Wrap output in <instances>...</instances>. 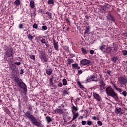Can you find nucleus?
Returning a JSON list of instances; mask_svg holds the SVG:
<instances>
[{"instance_id": "cd10ccee", "label": "nucleus", "mask_w": 127, "mask_h": 127, "mask_svg": "<svg viewBox=\"0 0 127 127\" xmlns=\"http://www.w3.org/2000/svg\"><path fill=\"white\" fill-rule=\"evenodd\" d=\"M115 112L116 114H119L121 112V108L119 107H117L115 110Z\"/></svg>"}, {"instance_id": "79ce46f5", "label": "nucleus", "mask_w": 127, "mask_h": 127, "mask_svg": "<svg viewBox=\"0 0 127 127\" xmlns=\"http://www.w3.org/2000/svg\"><path fill=\"white\" fill-rule=\"evenodd\" d=\"M127 91H124L123 92H122V93H121V95H123L124 96L126 97L127 96Z\"/></svg>"}, {"instance_id": "f03ea898", "label": "nucleus", "mask_w": 127, "mask_h": 127, "mask_svg": "<svg viewBox=\"0 0 127 127\" xmlns=\"http://www.w3.org/2000/svg\"><path fill=\"white\" fill-rule=\"evenodd\" d=\"M105 92L107 96H110L113 98L115 101H118L119 100V97H118V93L115 92V90L112 88L111 86H109L106 88Z\"/></svg>"}, {"instance_id": "39448f33", "label": "nucleus", "mask_w": 127, "mask_h": 127, "mask_svg": "<svg viewBox=\"0 0 127 127\" xmlns=\"http://www.w3.org/2000/svg\"><path fill=\"white\" fill-rule=\"evenodd\" d=\"M127 78L125 76H120L118 77V82L120 85H126L127 84Z\"/></svg>"}, {"instance_id": "6e6552de", "label": "nucleus", "mask_w": 127, "mask_h": 127, "mask_svg": "<svg viewBox=\"0 0 127 127\" xmlns=\"http://www.w3.org/2000/svg\"><path fill=\"white\" fill-rule=\"evenodd\" d=\"M93 97L95 100L97 101L98 102H100L101 100H102V97L100 96L96 92L93 93Z\"/></svg>"}, {"instance_id": "7c9ffc66", "label": "nucleus", "mask_w": 127, "mask_h": 127, "mask_svg": "<svg viewBox=\"0 0 127 127\" xmlns=\"http://www.w3.org/2000/svg\"><path fill=\"white\" fill-rule=\"evenodd\" d=\"M46 119L48 123H50V122L52 121V119H51V118H50V116H46Z\"/></svg>"}, {"instance_id": "a878e982", "label": "nucleus", "mask_w": 127, "mask_h": 127, "mask_svg": "<svg viewBox=\"0 0 127 127\" xmlns=\"http://www.w3.org/2000/svg\"><path fill=\"white\" fill-rule=\"evenodd\" d=\"M63 83L64 86H67V85H68V82L67 81V79H64L63 80Z\"/></svg>"}, {"instance_id": "423d86ee", "label": "nucleus", "mask_w": 127, "mask_h": 127, "mask_svg": "<svg viewBox=\"0 0 127 127\" xmlns=\"http://www.w3.org/2000/svg\"><path fill=\"white\" fill-rule=\"evenodd\" d=\"M80 63L82 66H87L90 64V61L87 59H83L80 61Z\"/></svg>"}, {"instance_id": "4468645a", "label": "nucleus", "mask_w": 127, "mask_h": 127, "mask_svg": "<svg viewBox=\"0 0 127 127\" xmlns=\"http://www.w3.org/2000/svg\"><path fill=\"white\" fill-rule=\"evenodd\" d=\"M53 45L55 50H57V51H58V50H59V49H58V47H59L58 42H57L55 40H53Z\"/></svg>"}, {"instance_id": "a211bd4d", "label": "nucleus", "mask_w": 127, "mask_h": 127, "mask_svg": "<svg viewBox=\"0 0 127 127\" xmlns=\"http://www.w3.org/2000/svg\"><path fill=\"white\" fill-rule=\"evenodd\" d=\"M91 27L90 26H86V28L85 29L84 34H89V32H90V29Z\"/></svg>"}, {"instance_id": "864d4df0", "label": "nucleus", "mask_w": 127, "mask_h": 127, "mask_svg": "<svg viewBox=\"0 0 127 127\" xmlns=\"http://www.w3.org/2000/svg\"><path fill=\"white\" fill-rule=\"evenodd\" d=\"M19 28H22V27H23V24H20L19 25Z\"/></svg>"}, {"instance_id": "4c0bfd02", "label": "nucleus", "mask_w": 127, "mask_h": 127, "mask_svg": "<svg viewBox=\"0 0 127 127\" xmlns=\"http://www.w3.org/2000/svg\"><path fill=\"white\" fill-rule=\"evenodd\" d=\"M92 124H93V122H92V121L91 120L87 121V125L88 126H92Z\"/></svg>"}, {"instance_id": "603ef678", "label": "nucleus", "mask_w": 127, "mask_h": 127, "mask_svg": "<svg viewBox=\"0 0 127 127\" xmlns=\"http://www.w3.org/2000/svg\"><path fill=\"white\" fill-rule=\"evenodd\" d=\"M83 73V71L82 70H79L78 71V74H82Z\"/></svg>"}, {"instance_id": "393cba45", "label": "nucleus", "mask_w": 127, "mask_h": 127, "mask_svg": "<svg viewBox=\"0 0 127 127\" xmlns=\"http://www.w3.org/2000/svg\"><path fill=\"white\" fill-rule=\"evenodd\" d=\"M46 14H47L49 19H51V18H52V14L50 12H48V11L46 12Z\"/></svg>"}, {"instance_id": "2f4dec72", "label": "nucleus", "mask_w": 127, "mask_h": 127, "mask_svg": "<svg viewBox=\"0 0 127 127\" xmlns=\"http://www.w3.org/2000/svg\"><path fill=\"white\" fill-rule=\"evenodd\" d=\"M46 73L47 74V75H51V74L52 73V71L51 70V69H48L46 70Z\"/></svg>"}, {"instance_id": "5fc2aeb1", "label": "nucleus", "mask_w": 127, "mask_h": 127, "mask_svg": "<svg viewBox=\"0 0 127 127\" xmlns=\"http://www.w3.org/2000/svg\"><path fill=\"white\" fill-rule=\"evenodd\" d=\"M94 50H91L90 51V54H94Z\"/></svg>"}, {"instance_id": "37998d69", "label": "nucleus", "mask_w": 127, "mask_h": 127, "mask_svg": "<svg viewBox=\"0 0 127 127\" xmlns=\"http://www.w3.org/2000/svg\"><path fill=\"white\" fill-rule=\"evenodd\" d=\"M37 27H38V26H37V24H34L33 25V28H35V29H37Z\"/></svg>"}, {"instance_id": "7ed1b4c3", "label": "nucleus", "mask_w": 127, "mask_h": 127, "mask_svg": "<svg viewBox=\"0 0 127 127\" xmlns=\"http://www.w3.org/2000/svg\"><path fill=\"white\" fill-rule=\"evenodd\" d=\"M14 81L19 88L23 89L24 92H26L27 91V86H26L25 83H24L21 79H19V77L17 76L15 77Z\"/></svg>"}, {"instance_id": "c03bdc74", "label": "nucleus", "mask_w": 127, "mask_h": 127, "mask_svg": "<svg viewBox=\"0 0 127 127\" xmlns=\"http://www.w3.org/2000/svg\"><path fill=\"white\" fill-rule=\"evenodd\" d=\"M42 29H43V30H47V26H43L42 27Z\"/></svg>"}, {"instance_id": "49530a36", "label": "nucleus", "mask_w": 127, "mask_h": 127, "mask_svg": "<svg viewBox=\"0 0 127 127\" xmlns=\"http://www.w3.org/2000/svg\"><path fill=\"white\" fill-rule=\"evenodd\" d=\"M97 124L98 125H100V126H102L103 125V123H102L101 121H98L97 122Z\"/></svg>"}, {"instance_id": "3c124183", "label": "nucleus", "mask_w": 127, "mask_h": 127, "mask_svg": "<svg viewBox=\"0 0 127 127\" xmlns=\"http://www.w3.org/2000/svg\"><path fill=\"white\" fill-rule=\"evenodd\" d=\"M81 123H82V125H83V126H85V125H86V123H87V122H86V121H82Z\"/></svg>"}, {"instance_id": "5701e85b", "label": "nucleus", "mask_w": 127, "mask_h": 127, "mask_svg": "<svg viewBox=\"0 0 127 127\" xmlns=\"http://www.w3.org/2000/svg\"><path fill=\"white\" fill-rule=\"evenodd\" d=\"M78 111V108L74 105H73L72 107V112L75 113V112H77Z\"/></svg>"}, {"instance_id": "bb28decb", "label": "nucleus", "mask_w": 127, "mask_h": 127, "mask_svg": "<svg viewBox=\"0 0 127 127\" xmlns=\"http://www.w3.org/2000/svg\"><path fill=\"white\" fill-rule=\"evenodd\" d=\"M81 51L82 52V53H83V54H87V53H88V51H87V50L84 48H81Z\"/></svg>"}, {"instance_id": "1a4fd4ad", "label": "nucleus", "mask_w": 127, "mask_h": 127, "mask_svg": "<svg viewBox=\"0 0 127 127\" xmlns=\"http://www.w3.org/2000/svg\"><path fill=\"white\" fill-rule=\"evenodd\" d=\"M99 87L101 91L106 88V84L104 82V80H101L99 82Z\"/></svg>"}, {"instance_id": "a18cd8bd", "label": "nucleus", "mask_w": 127, "mask_h": 127, "mask_svg": "<svg viewBox=\"0 0 127 127\" xmlns=\"http://www.w3.org/2000/svg\"><path fill=\"white\" fill-rule=\"evenodd\" d=\"M14 64L15 65H17V66H19L21 64V63H20V62H15Z\"/></svg>"}, {"instance_id": "680f3d73", "label": "nucleus", "mask_w": 127, "mask_h": 127, "mask_svg": "<svg viewBox=\"0 0 127 127\" xmlns=\"http://www.w3.org/2000/svg\"><path fill=\"white\" fill-rule=\"evenodd\" d=\"M64 29H65V27H64Z\"/></svg>"}, {"instance_id": "f3484780", "label": "nucleus", "mask_w": 127, "mask_h": 127, "mask_svg": "<svg viewBox=\"0 0 127 127\" xmlns=\"http://www.w3.org/2000/svg\"><path fill=\"white\" fill-rule=\"evenodd\" d=\"M72 67L73 68H74L75 69H76L77 70H80L81 69V67L79 66V65H78V64L74 63L72 64Z\"/></svg>"}, {"instance_id": "c756f323", "label": "nucleus", "mask_w": 127, "mask_h": 127, "mask_svg": "<svg viewBox=\"0 0 127 127\" xmlns=\"http://www.w3.org/2000/svg\"><path fill=\"white\" fill-rule=\"evenodd\" d=\"M49 84L50 86L54 84V83H53V78H51L49 79Z\"/></svg>"}, {"instance_id": "e2e57ef3", "label": "nucleus", "mask_w": 127, "mask_h": 127, "mask_svg": "<svg viewBox=\"0 0 127 127\" xmlns=\"http://www.w3.org/2000/svg\"><path fill=\"white\" fill-rule=\"evenodd\" d=\"M85 127H88V126H86Z\"/></svg>"}, {"instance_id": "9d476101", "label": "nucleus", "mask_w": 127, "mask_h": 127, "mask_svg": "<svg viewBox=\"0 0 127 127\" xmlns=\"http://www.w3.org/2000/svg\"><path fill=\"white\" fill-rule=\"evenodd\" d=\"M41 59L42 60V61H43V62H47V57H46V56H45V54L43 52H41Z\"/></svg>"}, {"instance_id": "f8f14e48", "label": "nucleus", "mask_w": 127, "mask_h": 127, "mask_svg": "<svg viewBox=\"0 0 127 127\" xmlns=\"http://www.w3.org/2000/svg\"><path fill=\"white\" fill-rule=\"evenodd\" d=\"M107 18L108 19V20H109V21H110V22H115V18H114V17H113V16H112V15L111 14H108L107 16Z\"/></svg>"}, {"instance_id": "2eb2a0df", "label": "nucleus", "mask_w": 127, "mask_h": 127, "mask_svg": "<svg viewBox=\"0 0 127 127\" xmlns=\"http://www.w3.org/2000/svg\"><path fill=\"white\" fill-rule=\"evenodd\" d=\"M111 52H112V48H111V47H107V48H106L104 53L110 54H111Z\"/></svg>"}, {"instance_id": "412c9836", "label": "nucleus", "mask_w": 127, "mask_h": 127, "mask_svg": "<svg viewBox=\"0 0 127 127\" xmlns=\"http://www.w3.org/2000/svg\"><path fill=\"white\" fill-rule=\"evenodd\" d=\"M30 5L31 8H34V7H35V3H34V1L31 0L30 1Z\"/></svg>"}, {"instance_id": "09e8293b", "label": "nucleus", "mask_w": 127, "mask_h": 127, "mask_svg": "<svg viewBox=\"0 0 127 127\" xmlns=\"http://www.w3.org/2000/svg\"><path fill=\"white\" fill-rule=\"evenodd\" d=\"M24 73V70H23V69H21L20 71V74H21V75H22V74Z\"/></svg>"}, {"instance_id": "f257e3e1", "label": "nucleus", "mask_w": 127, "mask_h": 127, "mask_svg": "<svg viewBox=\"0 0 127 127\" xmlns=\"http://www.w3.org/2000/svg\"><path fill=\"white\" fill-rule=\"evenodd\" d=\"M25 115L26 119L30 120L32 124L34 125V126H36L37 127H40L41 126V123L37 121V119L35 118L34 115L31 114V112L29 111H27L25 113Z\"/></svg>"}, {"instance_id": "8fccbe9b", "label": "nucleus", "mask_w": 127, "mask_h": 127, "mask_svg": "<svg viewBox=\"0 0 127 127\" xmlns=\"http://www.w3.org/2000/svg\"><path fill=\"white\" fill-rule=\"evenodd\" d=\"M4 111L6 113H8V112H9V110H8V109H7V108H4Z\"/></svg>"}, {"instance_id": "473e14b6", "label": "nucleus", "mask_w": 127, "mask_h": 127, "mask_svg": "<svg viewBox=\"0 0 127 127\" xmlns=\"http://www.w3.org/2000/svg\"><path fill=\"white\" fill-rule=\"evenodd\" d=\"M77 84L79 86L80 88H81V89H82V90H84V89H85V87H84V86L82 85L81 82H78L77 83Z\"/></svg>"}, {"instance_id": "20e7f679", "label": "nucleus", "mask_w": 127, "mask_h": 127, "mask_svg": "<svg viewBox=\"0 0 127 127\" xmlns=\"http://www.w3.org/2000/svg\"><path fill=\"white\" fill-rule=\"evenodd\" d=\"M5 54L7 57H11L13 54V49L12 47H8L5 49Z\"/></svg>"}, {"instance_id": "a19ab883", "label": "nucleus", "mask_w": 127, "mask_h": 127, "mask_svg": "<svg viewBox=\"0 0 127 127\" xmlns=\"http://www.w3.org/2000/svg\"><path fill=\"white\" fill-rule=\"evenodd\" d=\"M92 120H94L95 121L97 120V121H98V120H100V118L99 117H96V116H94L92 117Z\"/></svg>"}, {"instance_id": "58836bf2", "label": "nucleus", "mask_w": 127, "mask_h": 127, "mask_svg": "<svg viewBox=\"0 0 127 127\" xmlns=\"http://www.w3.org/2000/svg\"><path fill=\"white\" fill-rule=\"evenodd\" d=\"M122 54L123 55H124V56L127 55V51L126 50H123Z\"/></svg>"}, {"instance_id": "13d9d810", "label": "nucleus", "mask_w": 127, "mask_h": 127, "mask_svg": "<svg viewBox=\"0 0 127 127\" xmlns=\"http://www.w3.org/2000/svg\"><path fill=\"white\" fill-rule=\"evenodd\" d=\"M52 86L54 88V89H56L57 87L55 85H54V84Z\"/></svg>"}, {"instance_id": "f704fd0d", "label": "nucleus", "mask_w": 127, "mask_h": 127, "mask_svg": "<svg viewBox=\"0 0 127 127\" xmlns=\"http://www.w3.org/2000/svg\"><path fill=\"white\" fill-rule=\"evenodd\" d=\"M48 4H54V0H49L47 2Z\"/></svg>"}, {"instance_id": "4d7b16f0", "label": "nucleus", "mask_w": 127, "mask_h": 127, "mask_svg": "<svg viewBox=\"0 0 127 127\" xmlns=\"http://www.w3.org/2000/svg\"><path fill=\"white\" fill-rule=\"evenodd\" d=\"M106 73H107V74H108V75H110V74H111V71H109V70H108V71H107Z\"/></svg>"}, {"instance_id": "bf43d9fd", "label": "nucleus", "mask_w": 127, "mask_h": 127, "mask_svg": "<svg viewBox=\"0 0 127 127\" xmlns=\"http://www.w3.org/2000/svg\"><path fill=\"white\" fill-rule=\"evenodd\" d=\"M66 21H67V22H70V21L69 20V19H67Z\"/></svg>"}, {"instance_id": "aec40b11", "label": "nucleus", "mask_w": 127, "mask_h": 127, "mask_svg": "<svg viewBox=\"0 0 127 127\" xmlns=\"http://www.w3.org/2000/svg\"><path fill=\"white\" fill-rule=\"evenodd\" d=\"M73 115V117L72 119V121H74V120H76V119H77V118H78V116H79V114L78 113H72Z\"/></svg>"}, {"instance_id": "ea45409f", "label": "nucleus", "mask_w": 127, "mask_h": 127, "mask_svg": "<svg viewBox=\"0 0 127 127\" xmlns=\"http://www.w3.org/2000/svg\"><path fill=\"white\" fill-rule=\"evenodd\" d=\"M29 57H30V58H31V59H33V60H35V57L33 55H30L29 56Z\"/></svg>"}, {"instance_id": "ddd939ff", "label": "nucleus", "mask_w": 127, "mask_h": 127, "mask_svg": "<svg viewBox=\"0 0 127 127\" xmlns=\"http://www.w3.org/2000/svg\"><path fill=\"white\" fill-rule=\"evenodd\" d=\"M97 79L96 76L92 75L88 77L87 82H92V81H97Z\"/></svg>"}, {"instance_id": "c9c22d12", "label": "nucleus", "mask_w": 127, "mask_h": 127, "mask_svg": "<svg viewBox=\"0 0 127 127\" xmlns=\"http://www.w3.org/2000/svg\"><path fill=\"white\" fill-rule=\"evenodd\" d=\"M63 94L64 95H68V94H69V92H68V90H64L63 91Z\"/></svg>"}, {"instance_id": "de8ad7c7", "label": "nucleus", "mask_w": 127, "mask_h": 127, "mask_svg": "<svg viewBox=\"0 0 127 127\" xmlns=\"http://www.w3.org/2000/svg\"><path fill=\"white\" fill-rule=\"evenodd\" d=\"M58 87H62V86H63V84H62V83L61 82H59L58 84Z\"/></svg>"}, {"instance_id": "b1692460", "label": "nucleus", "mask_w": 127, "mask_h": 127, "mask_svg": "<svg viewBox=\"0 0 127 127\" xmlns=\"http://www.w3.org/2000/svg\"><path fill=\"white\" fill-rule=\"evenodd\" d=\"M20 0H16L14 2V5H16V6H18V5H20Z\"/></svg>"}, {"instance_id": "6ab92c4d", "label": "nucleus", "mask_w": 127, "mask_h": 127, "mask_svg": "<svg viewBox=\"0 0 127 127\" xmlns=\"http://www.w3.org/2000/svg\"><path fill=\"white\" fill-rule=\"evenodd\" d=\"M99 49L104 53L106 51V45H103L99 47Z\"/></svg>"}, {"instance_id": "e433bc0d", "label": "nucleus", "mask_w": 127, "mask_h": 127, "mask_svg": "<svg viewBox=\"0 0 127 127\" xmlns=\"http://www.w3.org/2000/svg\"><path fill=\"white\" fill-rule=\"evenodd\" d=\"M117 60H118L117 57H114L111 59V60L113 61V62H114V63L116 62V61H117Z\"/></svg>"}, {"instance_id": "dca6fc26", "label": "nucleus", "mask_w": 127, "mask_h": 127, "mask_svg": "<svg viewBox=\"0 0 127 127\" xmlns=\"http://www.w3.org/2000/svg\"><path fill=\"white\" fill-rule=\"evenodd\" d=\"M55 114H59L60 115V114H62V113H63V110L61 109H56L54 111Z\"/></svg>"}, {"instance_id": "72a5a7b5", "label": "nucleus", "mask_w": 127, "mask_h": 127, "mask_svg": "<svg viewBox=\"0 0 127 127\" xmlns=\"http://www.w3.org/2000/svg\"><path fill=\"white\" fill-rule=\"evenodd\" d=\"M73 59H67V62H68L67 63V64H68V65H71V63H72V62H73Z\"/></svg>"}, {"instance_id": "6e6d98bb", "label": "nucleus", "mask_w": 127, "mask_h": 127, "mask_svg": "<svg viewBox=\"0 0 127 127\" xmlns=\"http://www.w3.org/2000/svg\"><path fill=\"white\" fill-rule=\"evenodd\" d=\"M114 51H115V52H117L118 51V49H117V48L115 47L114 48Z\"/></svg>"}, {"instance_id": "4be33fe9", "label": "nucleus", "mask_w": 127, "mask_h": 127, "mask_svg": "<svg viewBox=\"0 0 127 127\" xmlns=\"http://www.w3.org/2000/svg\"><path fill=\"white\" fill-rule=\"evenodd\" d=\"M41 42H42V43H44V44H45L46 46L47 47H49V44H47L46 43V41L45 40V39H42L41 40Z\"/></svg>"}, {"instance_id": "052dcab7", "label": "nucleus", "mask_w": 127, "mask_h": 127, "mask_svg": "<svg viewBox=\"0 0 127 127\" xmlns=\"http://www.w3.org/2000/svg\"><path fill=\"white\" fill-rule=\"evenodd\" d=\"M69 28L68 27L67 29V31H69Z\"/></svg>"}, {"instance_id": "9b49d317", "label": "nucleus", "mask_w": 127, "mask_h": 127, "mask_svg": "<svg viewBox=\"0 0 127 127\" xmlns=\"http://www.w3.org/2000/svg\"><path fill=\"white\" fill-rule=\"evenodd\" d=\"M13 67H11V70L12 72V73H13L14 74H18L19 72L18 70H17V69H16V66H15V65L12 64Z\"/></svg>"}, {"instance_id": "0eeeda50", "label": "nucleus", "mask_w": 127, "mask_h": 127, "mask_svg": "<svg viewBox=\"0 0 127 127\" xmlns=\"http://www.w3.org/2000/svg\"><path fill=\"white\" fill-rule=\"evenodd\" d=\"M110 83L111 85H112L113 88H114V89H115L117 92H119V93L122 94V88H118V87H117V84H115V82L113 81H111Z\"/></svg>"}, {"instance_id": "c85d7f7f", "label": "nucleus", "mask_w": 127, "mask_h": 127, "mask_svg": "<svg viewBox=\"0 0 127 127\" xmlns=\"http://www.w3.org/2000/svg\"><path fill=\"white\" fill-rule=\"evenodd\" d=\"M27 37H28L29 40H30V41L32 40V39H33V38H34L33 36L31 35V34H28L27 35Z\"/></svg>"}]
</instances>
